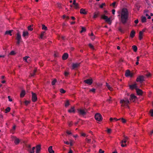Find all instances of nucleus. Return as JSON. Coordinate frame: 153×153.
Segmentation results:
<instances>
[{"instance_id":"obj_6","label":"nucleus","mask_w":153,"mask_h":153,"mask_svg":"<svg viewBox=\"0 0 153 153\" xmlns=\"http://www.w3.org/2000/svg\"><path fill=\"white\" fill-rule=\"evenodd\" d=\"M95 119L99 121H101L102 120V118L101 115L100 114H97L95 115Z\"/></svg>"},{"instance_id":"obj_35","label":"nucleus","mask_w":153,"mask_h":153,"mask_svg":"<svg viewBox=\"0 0 153 153\" xmlns=\"http://www.w3.org/2000/svg\"><path fill=\"white\" fill-rule=\"evenodd\" d=\"M30 58V57L28 56H25L23 58V59L25 61V62H28L27 61V60L28 59Z\"/></svg>"},{"instance_id":"obj_27","label":"nucleus","mask_w":153,"mask_h":153,"mask_svg":"<svg viewBox=\"0 0 153 153\" xmlns=\"http://www.w3.org/2000/svg\"><path fill=\"white\" fill-rule=\"evenodd\" d=\"M73 5H74V8L76 9H78L79 8V5L77 3Z\"/></svg>"},{"instance_id":"obj_29","label":"nucleus","mask_w":153,"mask_h":153,"mask_svg":"<svg viewBox=\"0 0 153 153\" xmlns=\"http://www.w3.org/2000/svg\"><path fill=\"white\" fill-rule=\"evenodd\" d=\"M132 48L134 51L136 52L137 50V47L136 45H133L132 46Z\"/></svg>"},{"instance_id":"obj_58","label":"nucleus","mask_w":153,"mask_h":153,"mask_svg":"<svg viewBox=\"0 0 153 153\" xmlns=\"http://www.w3.org/2000/svg\"><path fill=\"white\" fill-rule=\"evenodd\" d=\"M68 125L69 126H72V122H69L68 123Z\"/></svg>"},{"instance_id":"obj_53","label":"nucleus","mask_w":153,"mask_h":153,"mask_svg":"<svg viewBox=\"0 0 153 153\" xmlns=\"http://www.w3.org/2000/svg\"><path fill=\"white\" fill-rule=\"evenodd\" d=\"M111 132V129L110 128H108L107 130V132L108 133H110Z\"/></svg>"},{"instance_id":"obj_63","label":"nucleus","mask_w":153,"mask_h":153,"mask_svg":"<svg viewBox=\"0 0 153 153\" xmlns=\"http://www.w3.org/2000/svg\"><path fill=\"white\" fill-rule=\"evenodd\" d=\"M134 23L136 24H137L138 23V19H136L134 21Z\"/></svg>"},{"instance_id":"obj_47","label":"nucleus","mask_w":153,"mask_h":153,"mask_svg":"<svg viewBox=\"0 0 153 153\" xmlns=\"http://www.w3.org/2000/svg\"><path fill=\"white\" fill-rule=\"evenodd\" d=\"M89 47H90V48H91V49H94V46L92 44H90L89 45Z\"/></svg>"},{"instance_id":"obj_13","label":"nucleus","mask_w":153,"mask_h":153,"mask_svg":"<svg viewBox=\"0 0 153 153\" xmlns=\"http://www.w3.org/2000/svg\"><path fill=\"white\" fill-rule=\"evenodd\" d=\"M130 100L133 102L135 101L137 99V97L133 94H131L130 95Z\"/></svg>"},{"instance_id":"obj_18","label":"nucleus","mask_w":153,"mask_h":153,"mask_svg":"<svg viewBox=\"0 0 153 153\" xmlns=\"http://www.w3.org/2000/svg\"><path fill=\"white\" fill-rule=\"evenodd\" d=\"M129 87L131 89H133L134 88H136V89H137V84L136 83H135L133 85H130Z\"/></svg>"},{"instance_id":"obj_36","label":"nucleus","mask_w":153,"mask_h":153,"mask_svg":"<svg viewBox=\"0 0 153 153\" xmlns=\"http://www.w3.org/2000/svg\"><path fill=\"white\" fill-rule=\"evenodd\" d=\"M56 79H53L52 81V82H51L52 85H54L55 84V83L56 82Z\"/></svg>"},{"instance_id":"obj_34","label":"nucleus","mask_w":153,"mask_h":153,"mask_svg":"<svg viewBox=\"0 0 153 153\" xmlns=\"http://www.w3.org/2000/svg\"><path fill=\"white\" fill-rule=\"evenodd\" d=\"M98 15L99 13L98 12L94 13L93 17L94 18H96L98 16Z\"/></svg>"},{"instance_id":"obj_25","label":"nucleus","mask_w":153,"mask_h":153,"mask_svg":"<svg viewBox=\"0 0 153 153\" xmlns=\"http://www.w3.org/2000/svg\"><path fill=\"white\" fill-rule=\"evenodd\" d=\"M25 90H22L20 93V96L21 97H23L25 95Z\"/></svg>"},{"instance_id":"obj_31","label":"nucleus","mask_w":153,"mask_h":153,"mask_svg":"<svg viewBox=\"0 0 153 153\" xmlns=\"http://www.w3.org/2000/svg\"><path fill=\"white\" fill-rule=\"evenodd\" d=\"M12 32V30H8L7 31L5 32V34H9L10 36H12V34H11V33Z\"/></svg>"},{"instance_id":"obj_49","label":"nucleus","mask_w":153,"mask_h":153,"mask_svg":"<svg viewBox=\"0 0 153 153\" xmlns=\"http://www.w3.org/2000/svg\"><path fill=\"white\" fill-rule=\"evenodd\" d=\"M139 8L140 6L139 5H135V8L136 9L138 10H139Z\"/></svg>"},{"instance_id":"obj_56","label":"nucleus","mask_w":153,"mask_h":153,"mask_svg":"<svg viewBox=\"0 0 153 153\" xmlns=\"http://www.w3.org/2000/svg\"><path fill=\"white\" fill-rule=\"evenodd\" d=\"M100 153H104V151L101 149H100L99 151Z\"/></svg>"},{"instance_id":"obj_14","label":"nucleus","mask_w":153,"mask_h":153,"mask_svg":"<svg viewBox=\"0 0 153 153\" xmlns=\"http://www.w3.org/2000/svg\"><path fill=\"white\" fill-rule=\"evenodd\" d=\"M84 82L89 85H91L93 82V81L91 79H88L84 81Z\"/></svg>"},{"instance_id":"obj_30","label":"nucleus","mask_w":153,"mask_h":153,"mask_svg":"<svg viewBox=\"0 0 153 153\" xmlns=\"http://www.w3.org/2000/svg\"><path fill=\"white\" fill-rule=\"evenodd\" d=\"M141 21L142 22H146V18L145 17L143 16L141 17Z\"/></svg>"},{"instance_id":"obj_20","label":"nucleus","mask_w":153,"mask_h":153,"mask_svg":"<svg viewBox=\"0 0 153 153\" xmlns=\"http://www.w3.org/2000/svg\"><path fill=\"white\" fill-rule=\"evenodd\" d=\"M48 152L49 153H54V151L52 149V146H50L48 149Z\"/></svg>"},{"instance_id":"obj_5","label":"nucleus","mask_w":153,"mask_h":153,"mask_svg":"<svg viewBox=\"0 0 153 153\" xmlns=\"http://www.w3.org/2000/svg\"><path fill=\"white\" fill-rule=\"evenodd\" d=\"M16 39L17 40V43L19 44L20 43L22 39L20 33L19 32H18L16 34Z\"/></svg>"},{"instance_id":"obj_52","label":"nucleus","mask_w":153,"mask_h":153,"mask_svg":"<svg viewBox=\"0 0 153 153\" xmlns=\"http://www.w3.org/2000/svg\"><path fill=\"white\" fill-rule=\"evenodd\" d=\"M120 120H121V121L123 123H125L126 122V120L125 119L122 118V119H121Z\"/></svg>"},{"instance_id":"obj_64","label":"nucleus","mask_w":153,"mask_h":153,"mask_svg":"<svg viewBox=\"0 0 153 153\" xmlns=\"http://www.w3.org/2000/svg\"><path fill=\"white\" fill-rule=\"evenodd\" d=\"M68 153H73V152L71 149H70Z\"/></svg>"},{"instance_id":"obj_32","label":"nucleus","mask_w":153,"mask_h":153,"mask_svg":"<svg viewBox=\"0 0 153 153\" xmlns=\"http://www.w3.org/2000/svg\"><path fill=\"white\" fill-rule=\"evenodd\" d=\"M42 29L43 30H47V27L45 25H42Z\"/></svg>"},{"instance_id":"obj_41","label":"nucleus","mask_w":153,"mask_h":153,"mask_svg":"<svg viewBox=\"0 0 153 153\" xmlns=\"http://www.w3.org/2000/svg\"><path fill=\"white\" fill-rule=\"evenodd\" d=\"M85 31V29L84 27H82V30L80 31V33H82L83 32H84Z\"/></svg>"},{"instance_id":"obj_26","label":"nucleus","mask_w":153,"mask_h":153,"mask_svg":"<svg viewBox=\"0 0 153 153\" xmlns=\"http://www.w3.org/2000/svg\"><path fill=\"white\" fill-rule=\"evenodd\" d=\"M106 85L110 91H112L113 90V88L110 86L107 83H106Z\"/></svg>"},{"instance_id":"obj_60","label":"nucleus","mask_w":153,"mask_h":153,"mask_svg":"<svg viewBox=\"0 0 153 153\" xmlns=\"http://www.w3.org/2000/svg\"><path fill=\"white\" fill-rule=\"evenodd\" d=\"M8 98L9 99V100L11 102L12 101V99L10 98V96H8Z\"/></svg>"},{"instance_id":"obj_38","label":"nucleus","mask_w":153,"mask_h":153,"mask_svg":"<svg viewBox=\"0 0 153 153\" xmlns=\"http://www.w3.org/2000/svg\"><path fill=\"white\" fill-rule=\"evenodd\" d=\"M60 91L61 93L64 94L65 92V91L63 89L61 88L60 90Z\"/></svg>"},{"instance_id":"obj_40","label":"nucleus","mask_w":153,"mask_h":153,"mask_svg":"<svg viewBox=\"0 0 153 153\" xmlns=\"http://www.w3.org/2000/svg\"><path fill=\"white\" fill-rule=\"evenodd\" d=\"M35 149V147H33L31 150H30L29 152L30 153H33L34 152V150Z\"/></svg>"},{"instance_id":"obj_4","label":"nucleus","mask_w":153,"mask_h":153,"mask_svg":"<svg viewBox=\"0 0 153 153\" xmlns=\"http://www.w3.org/2000/svg\"><path fill=\"white\" fill-rule=\"evenodd\" d=\"M101 18L105 20V22L108 23L109 24H111V19L110 18H108L107 16L103 14L101 16Z\"/></svg>"},{"instance_id":"obj_44","label":"nucleus","mask_w":153,"mask_h":153,"mask_svg":"<svg viewBox=\"0 0 153 153\" xmlns=\"http://www.w3.org/2000/svg\"><path fill=\"white\" fill-rule=\"evenodd\" d=\"M81 136H83L84 137H87V136H86V134L85 133H81Z\"/></svg>"},{"instance_id":"obj_2","label":"nucleus","mask_w":153,"mask_h":153,"mask_svg":"<svg viewBox=\"0 0 153 153\" xmlns=\"http://www.w3.org/2000/svg\"><path fill=\"white\" fill-rule=\"evenodd\" d=\"M120 102L122 106H127L129 104V101L128 98H124L123 99L121 100H120Z\"/></svg>"},{"instance_id":"obj_59","label":"nucleus","mask_w":153,"mask_h":153,"mask_svg":"<svg viewBox=\"0 0 153 153\" xmlns=\"http://www.w3.org/2000/svg\"><path fill=\"white\" fill-rule=\"evenodd\" d=\"M64 74L65 76H67L69 74V73L68 72L65 71V72Z\"/></svg>"},{"instance_id":"obj_28","label":"nucleus","mask_w":153,"mask_h":153,"mask_svg":"<svg viewBox=\"0 0 153 153\" xmlns=\"http://www.w3.org/2000/svg\"><path fill=\"white\" fill-rule=\"evenodd\" d=\"M14 142L16 144H17L19 143V139L16 138Z\"/></svg>"},{"instance_id":"obj_1","label":"nucleus","mask_w":153,"mask_h":153,"mask_svg":"<svg viewBox=\"0 0 153 153\" xmlns=\"http://www.w3.org/2000/svg\"><path fill=\"white\" fill-rule=\"evenodd\" d=\"M118 16H120L121 21L123 23H125L128 19V10L126 8H123L117 12Z\"/></svg>"},{"instance_id":"obj_7","label":"nucleus","mask_w":153,"mask_h":153,"mask_svg":"<svg viewBox=\"0 0 153 153\" xmlns=\"http://www.w3.org/2000/svg\"><path fill=\"white\" fill-rule=\"evenodd\" d=\"M134 75V73L131 72L129 70H127L126 71L125 74L126 76L131 77L133 76Z\"/></svg>"},{"instance_id":"obj_8","label":"nucleus","mask_w":153,"mask_h":153,"mask_svg":"<svg viewBox=\"0 0 153 153\" xmlns=\"http://www.w3.org/2000/svg\"><path fill=\"white\" fill-rule=\"evenodd\" d=\"M144 80V77L143 76H140L137 78L136 81L141 83Z\"/></svg>"},{"instance_id":"obj_45","label":"nucleus","mask_w":153,"mask_h":153,"mask_svg":"<svg viewBox=\"0 0 153 153\" xmlns=\"http://www.w3.org/2000/svg\"><path fill=\"white\" fill-rule=\"evenodd\" d=\"M85 140L88 143H90L91 142V140L90 139H88V138H86L85 139Z\"/></svg>"},{"instance_id":"obj_10","label":"nucleus","mask_w":153,"mask_h":153,"mask_svg":"<svg viewBox=\"0 0 153 153\" xmlns=\"http://www.w3.org/2000/svg\"><path fill=\"white\" fill-rule=\"evenodd\" d=\"M145 30L143 29L142 31H140L139 33V38L140 40H141L143 38V33L145 32Z\"/></svg>"},{"instance_id":"obj_57","label":"nucleus","mask_w":153,"mask_h":153,"mask_svg":"<svg viewBox=\"0 0 153 153\" xmlns=\"http://www.w3.org/2000/svg\"><path fill=\"white\" fill-rule=\"evenodd\" d=\"M113 119L114 120H115L116 121L119 120H120V119H121V118L117 119L116 118H114Z\"/></svg>"},{"instance_id":"obj_37","label":"nucleus","mask_w":153,"mask_h":153,"mask_svg":"<svg viewBox=\"0 0 153 153\" xmlns=\"http://www.w3.org/2000/svg\"><path fill=\"white\" fill-rule=\"evenodd\" d=\"M91 39L92 40H94L95 39V36H94V35H93V33H91Z\"/></svg>"},{"instance_id":"obj_50","label":"nucleus","mask_w":153,"mask_h":153,"mask_svg":"<svg viewBox=\"0 0 153 153\" xmlns=\"http://www.w3.org/2000/svg\"><path fill=\"white\" fill-rule=\"evenodd\" d=\"M150 113L152 116H153V110L152 109L150 110Z\"/></svg>"},{"instance_id":"obj_9","label":"nucleus","mask_w":153,"mask_h":153,"mask_svg":"<svg viewBox=\"0 0 153 153\" xmlns=\"http://www.w3.org/2000/svg\"><path fill=\"white\" fill-rule=\"evenodd\" d=\"M128 138L127 137L125 138L121 142V146L122 147H124L126 145V143L127 140Z\"/></svg>"},{"instance_id":"obj_3","label":"nucleus","mask_w":153,"mask_h":153,"mask_svg":"<svg viewBox=\"0 0 153 153\" xmlns=\"http://www.w3.org/2000/svg\"><path fill=\"white\" fill-rule=\"evenodd\" d=\"M86 111H87L86 109L79 108L77 109V112L79 115L83 116L86 114Z\"/></svg>"},{"instance_id":"obj_19","label":"nucleus","mask_w":153,"mask_h":153,"mask_svg":"<svg viewBox=\"0 0 153 153\" xmlns=\"http://www.w3.org/2000/svg\"><path fill=\"white\" fill-rule=\"evenodd\" d=\"M135 34V31L134 30H132L130 34V37L131 38H133Z\"/></svg>"},{"instance_id":"obj_15","label":"nucleus","mask_w":153,"mask_h":153,"mask_svg":"<svg viewBox=\"0 0 153 153\" xmlns=\"http://www.w3.org/2000/svg\"><path fill=\"white\" fill-rule=\"evenodd\" d=\"M79 66V64L78 63H73L72 64V69H75Z\"/></svg>"},{"instance_id":"obj_46","label":"nucleus","mask_w":153,"mask_h":153,"mask_svg":"<svg viewBox=\"0 0 153 153\" xmlns=\"http://www.w3.org/2000/svg\"><path fill=\"white\" fill-rule=\"evenodd\" d=\"M90 91L93 93H95V88H93L90 90Z\"/></svg>"},{"instance_id":"obj_23","label":"nucleus","mask_w":153,"mask_h":153,"mask_svg":"<svg viewBox=\"0 0 153 153\" xmlns=\"http://www.w3.org/2000/svg\"><path fill=\"white\" fill-rule=\"evenodd\" d=\"M68 111L69 113H75V110L74 107H72L71 108L68 110Z\"/></svg>"},{"instance_id":"obj_33","label":"nucleus","mask_w":153,"mask_h":153,"mask_svg":"<svg viewBox=\"0 0 153 153\" xmlns=\"http://www.w3.org/2000/svg\"><path fill=\"white\" fill-rule=\"evenodd\" d=\"M10 108L9 107H8L5 110V113H7L9 112H10Z\"/></svg>"},{"instance_id":"obj_17","label":"nucleus","mask_w":153,"mask_h":153,"mask_svg":"<svg viewBox=\"0 0 153 153\" xmlns=\"http://www.w3.org/2000/svg\"><path fill=\"white\" fill-rule=\"evenodd\" d=\"M36 153H39L41 150V146L40 145H38L36 146Z\"/></svg>"},{"instance_id":"obj_11","label":"nucleus","mask_w":153,"mask_h":153,"mask_svg":"<svg viewBox=\"0 0 153 153\" xmlns=\"http://www.w3.org/2000/svg\"><path fill=\"white\" fill-rule=\"evenodd\" d=\"M32 100L33 102H36L37 99V96L35 94L32 92Z\"/></svg>"},{"instance_id":"obj_54","label":"nucleus","mask_w":153,"mask_h":153,"mask_svg":"<svg viewBox=\"0 0 153 153\" xmlns=\"http://www.w3.org/2000/svg\"><path fill=\"white\" fill-rule=\"evenodd\" d=\"M63 19L66 18V19H69V18L68 17V16H65V15H63Z\"/></svg>"},{"instance_id":"obj_16","label":"nucleus","mask_w":153,"mask_h":153,"mask_svg":"<svg viewBox=\"0 0 153 153\" xmlns=\"http://www.w3.org/2000/svg\"><path fill=\"white\" fill-rule=\"evenodd\" d=\"M28 33L27 31L24 30L23 32L22 36L24 37H25L26 36H28Z\"/></svg>"},{"instance_id":"obj_48","label":"nucleus","mask_w":153,"mask_h":153,"mask_svg":"<svg viewBox=\"0 0 153 153\" xmlns=\"http://www.w3.org/2000/svg\"><path fill=\"white\" fill-rule=\"evenodd\" d=\"M36 69H34V71H33V74H31V76H33L34 75H35V73L36 72Z\"/></svg>"},{"instance_id":"obj_39","label":"nucleus","mask_w":153,"mask_h":153,"mask_svg":"<svg viewBox=\"0 0 153 153\" xmlns=\"http://www.w3.org/2000/svg\"><path fill=\"white\" fill-rule=\"evenodd\" d=\"M69 105V103L68 101H67L65 103V107H67Z\"/></svg>"},{"instance_id":"obj_24","label":"nucleus","mask_w":153,"mask_h":153,"mask_svg":"<svg viewBox=\"0 0 153 153\" xmlns=\"http://www.w3.org/2000/svg\"><path fill=\"white\" fill-rule=\"evenodd\" d=\"M80 13L81 14H87V12L85 11V9L82 8L80 10Z\"/></svg>"},{"instance_id":"obj_61","label":"nucleus","mask_w":153,"mask_h":153,"mask_svg":"<svg viewBox=\"0 0 153 153\" xmlns=\"http://www.w3.org/2000/svg\"><path fill=\"white\" fill-rule=\"evenodd\" d=\"M64 143L66 144H67V145H68L69 144V143L68 141H64Z\"/></svg>"},{"instance_id":"obj_12","label":"nucleus","mask_w":153,"mask_h":153,"mask_svg":"<svg viewBox=\"0 0 153 153\" xmlns=\"http://www.w3.org/2000/svg\"><path fill=\"white\" fill-rule=\"evenodd\" d=\"M46 33L45 32L42 31L41 32L40 35V38L41 39H44L47 38V36H46Z\"/></svg>"},{"instance_id":"obj_22","label":"nucleus","mask_w":153,"mask_h":153,"mask_svg":"<svg viewBox=\"0 0 153 153\" xmlns=\"http://www.w3.org/2000/svg\"><path fill=\"white\" fill-rule=\"evenodd\" d=\"M68 56V54L67 53H64L62 57L63 59L65 60L67 59Z\"/></svg>"},{"instance_id":"obj_42","label":"nucleus","mask_w":153,"mask_h":153,"mask_svg":"<svg viewBox=\"0 0 153 153\" xmlns=\"http://www.w3.org/2000/svg\"><path fill=\"white\" fill-rule=\"evenodd\" d=\"M105 6V3H103L100 6V7L101 8H102L104 6Z\"/></svg>"},{"instance_id":"obj_55","label":"nucleus","mask_w":153,"mask_h":153,"mask_svg":"<svg viewBox=\"0 0 153 153\" xmlns=\"http://www.w3.org/2000/svg\"><path fill=\"white\" fill-rule=\"evenodd\" d=\"M29 103H30V102L28 101H25V105H27Z\"/></svg>"},{"instance_id":"obj_62","label":"nucleus","mask_w":153,"mask_h":153,"mask_svg":"<svg viewBox=\"0 0 153 153\" xmlns=\"http://www.w3.org/2000/svg\"><path fill=\"white\" fill-rule=\"evenodd\" d=\"M112 14H114L115 13V10H114V9L112 10Z\"/></svg>"},{"instance_id":"obj_51","label":"nucleus","mask_w":153,"mask_h":153,"mask_svg":"<svg viewBox=\"0 0 153 153\" xmlns=\"http://www.w3.org/2000/svg\"><path fill=\"white\" fill-rule=\"evenodd\" d=\"M145 15H146V16L148 17V19H149L151 18V17L150 16H149V15L148 13H146Z\"/></svg>"},{"instance_id":"obj_21","label":"nucleus","mask_w":153,"mask_h":153,"mask_svg":"<svg viewBox=\"0 0 153 153\" xmlns=\"http://www.w3.org/2000/svg\"><path fill=\"white\" fill-rule=\"evenodd\" d=\"M136 92L138 95H141L143 93L141 90L137 88L136 89Z\"/></svg>"},{"instance_id":"obj_43","label":"nucleus","mask_w":153,"mask_h":153,"mask_svg":"<svg viewBox=\"0 0 153 153\" xmlns=\"http://www.w3.org/2000/svg\"><path fill=\"white\" fill-rule=\"evenodd\" d=\"M28 30L32 31L33 30V29L31 27V26H28Z\"/></svg>"}]
</instances>
